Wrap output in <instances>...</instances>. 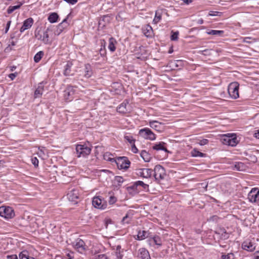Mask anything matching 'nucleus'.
<instances>
[{
  "instance_id": "f257e3e1",
  "label": "nucleus",
  "mask_w": 259,
  "mask_h": 259,
  "mask_svg": "<svg viewBox=\"0 0 259 259\" xmlns=\"http://www.w3.org/2000/svg\"><path fill=\"white\" fill-rule=\"evenodd\" d=\"M108 160L110 161H115L117 164V167L120 169H127L131 164L130 161L126 157H118L115 159L114 158H108Z\"/></svg>"
},
{
  "instance_id": "f03ea898",
  "label": "nucleus",
  "mask_w": 259,
  "mask_h": 259,
  "mask_svg": "<svg viewBox=\"0 0 259 259\" xmlns=\"http://www.w3.org/2000/svg\"><path fill=\"white\" fill-rule=\"evenodd\" d=\"M221 141L223 144L232 147L235 146L238 143L236 135L231 134L223 135Z\"/></svg>"
},
{
  "instance_id": "7ed1b4c3",
  "label": "nucleus",
  "mask_w": 259,
  "mask_h": 259,
  "mask_svg": "<svg viewBox=\"0 0 259 259\" xmlns=\"http://www.w3.org/2000/svg\"><path fill=\"white\" fill-rule=\"evenodd\" d=\"M154 171V177L157 182H159L161 180H163L165 176L166 173L164 168L160 165H156Z\"/></svg>"
},
{
  "instance_id": "20e7f679",
  "label": "nucleus",
  "mask_w": 259,
  "mask_h": 259,
  "mask_svg": "<svg viewBox=\"0 0 259 259\" xmlns=\"http://www.w3.org/2000/svg\"><path fill=\"white\" fill-rule=\"evenodd\" d=\"M239 84L237 82H231L228 87V92L230 96L232 98L236 99L239 96Z\"/></svg>"
},
{
  "instance_id": "39448f33",
  "label": "nucleus",
  "mask_w": 259,
  "mask_h": 259,
  "mask_svg": "<svg viewBox=\"0 0 259 259\" xmlns=\"http://www.w3.org/2000/svg\"><path fill=\"white\" fill-rule=\"evenodd\" d=\"M0 215L7 219H10L15 216V212L12 207L3 206L0 207Z\"/></svg>"
},
{
  "instance_id": "423d86ee",
  "label": "nucleus",
  "mask_w": 259,
  "mask_h": 259,
  "mask_svg": "<svg viewBox=\"0 0 259 259\" xmlns=\"http://www.w3.org/2000/svg\"><path fill=\"white\" fill-rule=\"evenodd\" d=\"M139 135L146 140L153 141L156 139V136L149 128H144L139 131Z\"/></svg>"
},
{
  "instance_id": "0eeeda50",
  "label": "nucleus",
  "mask_w": 259,
  "mask_h": 259,
  "mask_svg": "<svg viewBox=\"0 0 259 259\" xmlns=\"http://www.w3.org/2000/svg\"><path fill=\"white\" fill-rule=\"evenodd\" d=\"M76 151L77 157H85L90 154L91 148L85 145H77L76 147Z\"/></svg>"
},
{
  "instance_id": "6e6552de",
  "label": "nucleus",
  "mask_w": 259,
  "mask_h": 259,
  "mask_svg": "<svg viewBox=\"0 0 259 259\" xmlns=\"http://www.w3.org/2000/svg\"><path fill=\"white\" fill-rule=\"evenodd\" d=\"M49 29L47 28L46 30L41 32L38 31L35 32V36L38 39L42 41L45 44L51 43L49 40V35L48 34Z\"/></svg>"
},
{
  "instance_id": "1a4fd4ad",
  "label": "nucleus",
  "mask_w": 259,
  "mask_h": 259,
  "mask_svg": "<svg viewBox=\"0 0 259 259\" xmlns=\"http://www.w3.org/2000/svg\"><path fill=\"white\" fill-rule=\"evenodd\" d=\"M73 246L75 249L78 252L82 253L85 250V245L84 241L79 238L75 240L73 243Z\"/></svg>"
},
{
  "instance_id": "9d476101",
  "label": "nucleus",
  "mask_w": 259,
  "mask_h": 259,
  "mask_svg": "<svg viewBox=\"0 0 259 259\" xmlns=\"http://www.w3.org/2000/svg\"><path fill=\"white\" fill-rule=\"evenodd\" d=\"M248 199L250 202H257L259 201V190L253 188L248 194Z\"/></svg>"
},
{
  "instance_id": "9b49d317",
  "label": "nucleus",
  "mask_w": 259,
  "mask_h": 259,
  "mask_svg": "<svg viewBox=\"0 0 259 259\" xmlns=\"http://www.w3.org/2000/svg\"><path fill=\"white\" fill-rule=\"evenodd\" d=\"M152 172L153 170L151 168H140L137 170L136 174L143 178H149L152 176Z\"/></svg>"
},
{
  "instance_id": "f8f14e48",
  "label": "nucleus",
  "mask_w": 259,
  "mask_h": 259,
  "mask_svg": "<svg viewBox=\"0 0 259 259\" xmlns=\"http://www.w3.org/2000/svg\"><path fill=\"white\" fill-rule=\"evenodd\" d=\"M75 90L71 85H69L64 91V97L66 100L71 101L73 98Z\"/></svg>"
},
{
  "instance_id": "ddd939ff",
  "label": "nucleus",
  "mask_w": 259,
  "mask_h": 259,
  "mask_svg": "<svg viewBox=\"0 0 259 259\" xmlns=\"http://www.w3.org/2000/svg\"><path fill=\"white\" fill-rule=\"evenodd\" d=\"M68 199L75 203H77L76 199L79 198V193L77 190L73 189L67 194Z\"/></svg>"
},
{
  "instance_id": "4468645a",
  "label": "nucleus",
  "mask_w": 259,
  "mask_h": 259,
  "mask_svg": "<svg viewBox=\"0 0 259 259\" xmlns=\"http://www.w3.org/2000/svg\"><path fill=\"white\" fill-rule=\"evenodd\" d=\"M163 123L156 120L150 121L149 122L150 126L159 132H161L163 131Z\"/></svg>"
},
{
  "instance_id": "2eb2a0df",
  "label": "nucleus",
  "mask_w": 259,
  "mask_h": 259,
  "mask_svg": "<svg viewBox=\"0 0 259 259\" xmlns=\"http://www.w3.org/2000/svg\"><path fill=\"white\" fill-rule=\"evenodd\" d=\"M142 31L144 34L147 37H152L153 35V31L152 27L149 25L147 24L143 27Z\"/></svg>"
},
{
  "instance_id": "dca6fc26",
  "label": "nucleus",
  "mask_w": 259,
  "mask_h": 259,
  "mask_svg": "<svg viewBox=\"0 0 259 259\" xmlns=\"http://www.w3.org/2000/svg\"><path fill=\"white\" fill-rule=\"evenodd\" d=\"M33 23V20L31 18H29L25 20L23 24V25L20 29V32H22L25 30L30 28Z\"/></svg>"
},
{
  "instance_id": "f3484780",
  "label": "nucleus",
  "mask_w": 259,
  "mask_h": 259,
  "mask_svg": "<svg viewBox=\"0 0 259 259\" xmlns=\"http://www.w3.org/2000/svg\"><path fill=\"white\" fill-rule=\"evenodd\" d=\"M139 259H151L148 251L144 248H140L138 253Z\"/></svg>"
},
{
  "instance_id": "a211bd4d",
  "label": "nucleus",
  "mask_w": 259,
  "mask_h": 259,
  "mask_svg": "<svg viewBox=\"0 0 259 259\" xmlns=\"http://www.w3.org/2000/svg\"><path fill=\"white\" fill-rule=\"evenodd\" d=\"M92 204L97 208L104 209L105 208L104 204H102V200L98 196L93 198Z\"/></svg>"
},
{
  "instance_id": "6ab92c4d",
  "label": "nucleus",
  "mask_w": 259,
  "mask_h": 259,
  "mask_svg": "<svg viewBox=\"0 0 259 259\" xmlns=\"http://www.w3.org/2000/svg\"><path fill=\"white\" fill-rule=\"evenodd\" d=\"M242 248L249 251H253L255 249V246L251 242L245 241L242 243Z\"/></svg>"
},
{
  "instance_id": "aec40b11",
  "label": "nucleus",
  "mask_w": 259,
  "mask_h": 259,
  "mask_svg": "<svg viewBox=\"0 0 259 259\" xmlns=\"http://www.w3.org/2000/svg\"><path fill=\"white\" fill-rule=\"evenodd\" d=\"M128 105V102L126 101V102H123L117 108V111L119 113H126L128 112V110L127 108V105Z\"/></svg>"
},
{
  "instance_id": "412c9836",
  "label": "nucleus",
  "mask_w": 259,
  "mask_h": 259,
  "mask_svg": "<svg viewBox=\"0 0 259 259\" xmlns=\"http://www.w3.org/2000/svg\"><path fill=\"white\" fill-rule=\"evenodd\" d=\"M150 235V233H149L148 231H146L144 230H140L138 231L137 234L138 239L139 240H144L146 238H148Z\"/></svg>"
},
{
  "instance_id": "4be33fe9",
  "label": "nucleus",
  "mask_w": 259,
  "mask_h": 259,
  "mask_svg": "<svg viewBox=\"0 0 259 259\" xmlns=\"http://www.w3.org/2000/svg\"><path fill=\"white\" fill-rule=\"evenodd\" d=\"M93 74V71L91 65L86 64L84 68V76L86 78L90 77Z\"/></svg>"
},
{
  "instance_id": "5701e85b",
  "label": "nucleus",
  "mask_w": 259,
  "mask_h": 259,
  "mask_svg": "<svg viewBox=\"0 0 259 259\" xmlns=\"http://www.w3.org/2000/svg\"><path fill=\"white\" fill-rule=\"evenodd\" d=\"M164 145L165 143L164 142H159L158 143L155 144L152 147L153 149L155 150H163L165 152H168V150L166 148L164 147Z\"/></svg>"
},
{
  "instance_id": "b1692460",
  "label": "nucleus",
  "mask_w": 259,
  "mask_h": 259,
  "mask_svg": "<svg viewBox=\"0 0 259 259\" xmlns=\"http://www.w3.org/2000/svg\"><path fill=\"white\" fill-rule=\"evenodd\" d=\"M67 18L64 19L63 21L58 25L57 29L56 32V33L57 35H59L62 31L64 28L67 26Z\"/></svg>"
},
{
  "instance_id": "393cba45",
  "label": "nucleus",
  "mask_w": 259,
  "mask_h": 259,
  "mask_svg": "<svg viewBox=\"0 0 259 259\" xmlns=\"http://www.w3.org/2000/svg\"><path fill=\"white\" fill-rule=\"evenodd\" d=\"M24 3V1L22 2H18L17 4L18 5L16 6H10L8 10H7V13L8 14H11L13 13L15 10L19 9L21 6Z\"/></svg>"
},
{
  "instance_id": "a878e982",
  "label": "nucleus",
  "mask_w": 259,
  "mask_h": 259,
  "mask_svg": "<svg viewBox=\"0 0 259 259\" xmlns=\"http://www.w3.org/2000/svg\"><path fill=\"white\" fill-rule=\"evenodd\" d=\"M72 66V64L71 62H67V63L66 64V65L65 66V68L63 72V74L65 76H67L73 75V74L71 73V68Z\"/></svg>"
},
{
  "instance_id": "bb28decb",
  "label": "nucleus",
  "mask_w": 259,
  "mask_h": 259,
  "mask_svg": "<svg viewBox=\"0 0 259 259\" xmlns=\"http://www.w3.org/2000/svg\"><path fill=\"white\" fill-rule=\"evenodd\" d=\"M115 44H116V40L113 37H110L109 40L108 49L112 52L115 51L116 49Z\"/></svg>"
},
{
  "instance_id": "cd10ccee",
  "label": "nucleus",
  "mask_w": 259,
  "mask_h": 259,
  "mask_svg": "<svg viewBox=\"0 0 259 259\" xmlns=\"http://www.w3.org/2000/svg\"><path fill=\"white\" fill-rule=\"evenodd\" d=\"M44 90V87L42 85V83H40L37 88L34 92V97L35 98L40 97V96L42 94V91Z\"/></svg>"
},
{
  "instance_id": "c85d7f7f",
  "label": "nucleus",
  "mask_w": 259,
  "mask_h": 259,
  "mask_svg": "<svg viewBox=\"0 0 259 259\" xmlns=\"http://www.w3.org/2000/svg\"><path fill=\"white\" fill-rule=\"evenodd\" d=\"M59 18L58 15L56 13H52L48 17V20L50 23H53L57 21Z\"/></svg>"
},
{
  "instance_id": "c756f323",
  "label": "nucleus",
  "mask_w": 259,
  "mask_h": 259,
  "mask_svg": "<svg viewBox=\"0 0 259 259\" xmlns=\"http://www.w3.org/2000/svg\"><path fill=\"white\" fill-rule=\"evenodd\" d=\"M154 245L160 247L162 245V242L161 238L157 235L152 236Z\"/></svg>"
},
{
  "instance_id": "7c9ffc66",
  "label": "nucleus",
  "mask_w": 259,
  "mask_h": 259,
  "mask_svg": "<svg viewBox=\"0 0 259 259\" xmlns=\"http://www.w3.org/2000/svg\"><path fill=\"white\" fill-rule=\"evenodd\" d=\"M141 156L145 162H149L151 158L150 154L145 150L142 151Z\"/></svg>"
},
{
  "instance_id": "2f4dec72",
  "label": "nucleus",
  "mask_w": 259,
  "mask_h": 259,
  "mask_svg": "<svg viewBox=\"0 0 259 259\" xmlns=\"http://www.w3.org/2000/svg\"><path fill=\"white\" fill-rule=\"evenodd\" d=\"M207 34L221 36L224 33L223 30H210L206 32Z\"/></svg>"
},
{
  "instance_id": "473e14b6",
  "label": "nucleus",
  "mask_w": 259,
  "mask_h": 259,
  "mask_svg": "<svg viewBox=\"0 0 259 259\" xmlns=\"http://www.w3.org/2000/svg\"><path fill=\"white\" fill-rule=\"evenodd\" d=\"M244 167V165L243 163L241 162H235L234 165L233 169L238 171H241L243 170Z\"/></svg>"
},
{
  "instance_id": "72a5a7b5",
  "label": "nucleus",
  "mask_w": 259,
  "mask_h": 259,
  "mask_svg": "<svg viewBox=\"0 0 259 259\" xmlns=\"http://www.w3.org/2000/svg\"><path fill=\"white\" fill-rule=\"evenodd\" d=\"M44 55L43 51H39L37 53L34 57V61L35 63H38L42 58Z\"/></svg>"
},
{
  "instance_id": "f704fd0d",
  "label": "nucleus",
  "mask_w": 259,
  "mask_h": 259,
  "mask_svg": "<svg viewBox=\"0 0 259 259\" xmlns=\"http://www.w3.org/2000/svg\"><path fill=\"white\" fill-rule=\"evenodd\" d=\"M109 17L108 16L104 15L100 19L99 21V25H102L103 27L105 26V23L103 22H108L109 21Z\"/></svg>"
},
{
  "instance_id": "c9c22d12",
  "label": "nucleus",
  "mask_w": 259,
  "mask_h": 259,
  "mask_svg": "<svg viewBox=\"0 0 259 259\" xmlns=\"http://www.w3.org/2000/svg\"><path fill=\"white\" fill-rule=\"evenodd\" d=\"M191 155L193 157H203L205 154L197 149H194L191 151Z\"/></svg>"
},
{
  "instance_id": "e433bc0d",
  "label": "nucleus",
  "mask_w": 259,
  "mask_h": 259,
  "mask_svg": "<svg viewBox=\"0 0 259 259\" xmlns=\"http://www.w3.org/2000/svg\"><path fill=\"white\" fill-rule=\"evenodd\" d=\"M211 49H205L203 50H199L198 53L204 56H210L211 55Z\"/></svg>"
},
{
  "instance_id": "4c0bfd02",
  "label": "nucleus",
  "mask_w": 259,
  "mask_h": 259,
  "mask_svg": "<svg viewBox=\"0 0 259 259\" xmlns=\"http://www.w3.org/2000/svg\"><path fill=\"white\" fill-rule=\"evenodd\" d=\"M115 250H116L115 254H116V257L118 258H121V257L122 256V254H121V252L120 251L121 246L119 245H118L115 246Z\"/></svg>"
},
{
  "instance_id": "58836bf2",
  "label": "nucleus",
  "mask_w": 259,
  "mask_h": 259,
  "mask_svg": "<svg viewBox=\"0 0 259 259\" xmlns=\"http://www.w3.org/2000/svg\"><path fill=\"white\" fill-rule=\"evenodd\" d=\"M161 19V15L157 11H156L155 17L153 20V22L154 24H157Z\"/></svg>"
},
{
  "instance_id": "ea45409f",
  "label": "nucleus",
  "mask_w": 259,
  "mask_h": 259,
  "mask_svg": "<svg viewBox=\"0 0 259 259\" xmlns=\"http://www.w3.org/2000/svg\"><path fill=\"white\" fill-rule=\"evenodd\" d=\"M132 220V217H130L128 214H126L121 221L122 224H129Z\"/></svg>"
},
{
  "instance_id": "a19ab883",
  "label": "nucleus",
  "mask_w": 259,
  "mask_h": 259,
  "mask_svg": "<svg viewBox=\"0 0 259 259\" xmlns=\"http://www.w3.org/2000/svg\"><path fill=\"white\" fill-rule=\"evenodd\" d=\"M222 259H235V255L233 253L230 252L227 254H222Z\"/></svg>"
},
{
  "instance_id": "79ce46f5",
  "label": "nucleus",
  "mask_w": 259,
  "mask_h": 259,
  "mask_svg": "<svg viewBox=\"0 0 259 259\" xmlns=\"http://www.w3.org/2000/svg\"><path fill=\"white\" fill-rule=\"evenodd\" d=\"M135 184L137 186H142L144 189H146L148 188V185L147 184H145L143 182L141 181H138L135 182Z\"/></svg>"
},
{
  "instance_id": "37998d69",
  "label": "nucleus",
  "mask_w": 259,
  "mask_h": 259,
  "mask_svg": "<svg viewBox=\"0 0 259 259\" xmlns=\"http://www.w3.org/2000/svg\"><path fill=\"white\" fill-rule=\"evenodd\" d=\"M219 219V218L218 216L214 215L210 217L209 219H208L207 221L208 222H217Z\"/></svg>"
},
{
  "instance_id": "c03bdc74",
  "label": "nucleus",
  "mask_w": 259,
  "mask_h": 259,
  "mask_svg": "<svg viewBox=\"0 0 259 259\" xmlns=\"http://www.w3.org/2000/svg\"><path fill=\"white\" fill-rule=\"evenodd\" d=\"M148 238L147 240V243L150 246H154V242H153V239L152 235H150L149 237Z\"/></svg>"
},
{
  "instance_id": "a18cd8bd",
  "label": "nucleus",
  "mask_w": 259,
  "mask_h": 259,
  "mask_svg": "<svg viewBox=\"0 0 259 259\" xmlns=\"http://www.w3.org/2000/svg\"><path fill=\"white\" fill-rule=\"evenodd\" d=\"M250 39H252L253 40V41H255V39L254 38H252V37H244L243 38V40H242V42H245V43H248V44H250L252 42L251 41H250Z\"/></svg>"
},
{
  "instance_id": "49530a36",
  "label": "nucleus",
  "mask_w": 259,
  "mask_h": 259,
  "mask_svg": "<svg viewBox=\"0 0 259 259\" xmlns=\"http://www.w3.org/2000/svg\"><path fill=\"white\" fill-rule=\"evenodd\" d=\"M179 32L178 31L173 32L171 35V39L172 40H176L178 39Z\"/></svg>"
},
{
  "instance_id": "de8ad7c7",
  "label": "nucleus",
  "mask_w": 259,
  "mask_h": 259,
  "mask_svg": "<svg viewBox=\"0 0 259 259\" xmlns=\"http://www.w3.org/2000/svg\"><path fill=\"white\" fill-rule=\"evenodd\" d=\"M93 259H108V258L106 255L102 254L95 256Z\"/></svg>"
},
{
  "instance_id": "09e8293b",
  "label": "nucleus",
  "mask_w": 259,
  "mask_h": 259,
  "mask_svg": "<svg viewBox=\"0 0 259 259\" xmlns=\"http://www.w3.org/2000/svg\"><path fill=\"white\" fill-rule=\"evenodd\" d=\"M208 143V140L207 139H203L202 140H200L198 142V144L201 146H203L207 144Z\"/></svg>"
},
{
  "instance_id": "8fccbe9b",
  "label": "nucleus",
  "mask_w": 259,
  "mask_h": 259,
  "mask_svg": "<svg viewBox=\"0 0 259 259\" xmlns=\"http://www.w3.org/2000/svg\"><path fill=\"white\" fill-rule=\"evenodd\" d=\"M116 201V198L114 196H110L109 200V203L110 204H113Z\"/></svg>"
},
{
  "instance_id": "3c124183",
  "label": "nucleus",
  "mask_w": 259,
  "mask_h": 259,
  "mask_svg": "<svg viewBox=\"0 0 259 259\" xmlns=\"http://www.w3.org/2000/svg\"><path fill=\"white\" fill-rule=\"evenodd\" d=\"M115 180L118 183H122L123 182V178L120 176L115 177Z\"/></svg>"
},
{
  "instance_id": "603ef678",
  "label": "nucleus",
  "mask_w": 259,
  "mask_h": 259,
  "mask_svg": "<svg viewBox=\"0 0 259 259\" xmlns=\"http://www.w3.org/2000/svg\"><path fill=\"white\" fill-rule=\"evenodd\" d=\"M32 162L35 166H37L38 164V160L37 159L36 157L32 158Z\"/></svg>"
},
{
  "instance_id": "864d4df0",
  "label": "nucleus",
  "mask_w": 259,
  "mask_h": 259,
  "mask_svg": "<svg viewBox=\"0 0 259 259\" xmlns=\"http://www.w3.org/2000/svg\"><path fill=\"white\" fill-rule=\"evenodd\" d=\"M221 12H217V11H210L209 12L208 15L211 16H217L219 14H221Z\"/></svg>"
},
{
  "instance_id": "5fc2aeb1",
  "label": "nucleus",
  "mask_w": 259,
  "mask_h": 259,
  "mask_svg": "<svg viewBox=\"0 0 259 259\" xmlns=\"http://www.w3.org/2000/svg\"><path fill=\"white\" fill-rule=\"evenodd\" d=\"M125 139L131 144H134L135 140L132 139L131 137L129 136H125Z\"/></svg>"
},
{
  "instance_id": "6e6d98bb",
  "label": "nucleus",
  "mask_w": 259,
  "mask_h": 259,
  "mask_svg": "<svg viewBox=\"0 0 259 259\" xmlns=\"http://www.w3.org/2000/svg\"><path fill=\"white\" fill-rule=\"evenodd\" d=\"M229 237V234L225 231L222 234V238L224 239H228Z\"/></svg>"
},
{
  "instance_id": "4d7b16f0",
  "label": "nucleus",
  "mask_w": 259,
  "mask_h": 259,
  "mask_svg": "<svg viewBox=\"0 0 259 259\" xmlns=\"http://www.w3.org/2000/svg\"><path fill=\"white\" fill-rule=\"evenodd\" d=\"M64 1L66 3H67L68 4H71V5H74L75 3H76L77 2V0H64Z\"/></svg>"
},
{
  "instance_id": "13d9d810",
  "label": "nucleus",
  "mask_w": 259,
  "mask_h": 259,
  "mask_svg": "<svg viewBox=\"0 0 259 259\" xmlns=\"http://www.w3.org/2000/svg\"><path fill=\"white\" fill-rule=\"evenodd\" d=\"M132 151L133 152H134L135 153H137L138 151L137 148L136 147V146L134 144L132 146Z\"/></svg>"
},
{
  "instance_id": "bf43d9fd",
  "label": "nucleus",
  "mask_w": 259,
  "mask_h": 259,
  "mask_svg": "<svg viewBox=\"0 0 259 259\" xmlns=\"http://www.w3.org/2000/svg\"><path fill=\"white\" fill-rule=\"evenodd\" d=\"M11 21H9L8 22H7V25H6V29H5V33H7V32L8 31L9 29V28H10V26L11 25Z\"/></svg>"
},
{
  "instance_id": "052dcab7",
  "label": "nucleus",
  "mask_w": 259,
  "mask_h": 259,
  "mask_svg": "<svg viewBox=\"0 0 259 259\" xmlns=\"http://www.w3.org/2000/svg\"><path fill=\"white\" fill-rule=\"evenodd\" d=\"M7 259H16L17 255L12 254V255H8L7 256Z\"/></svg>"
},
{
  "instance_id": "680f3d73",
  "label": "nucleus",
  "mask_w": 259,
  "mask_h": 259,
  "mask_svg": "<svg viewBox=\"0 0 259 259\" xmlns=\"http://www.w3.org/2000/svg\"><path fill=\"white\" fill-rule=\"evenodd\" d=\"M173 65H175L176 67H178L180 65L179 64H181V62L179 60L175 61L174 62L171 63Z\"/></svg>"
},
{
  "instance_id": "e2e57ef3",
  "label": "nucleus",
  "mask_w": 259,
  "mask_h": 259,
  "mask_svg": "<svg viewBox=\"0 0 259 259\" xmlns=\"http://www.w3.org/2000/svg\"><path fill=\"white\" fill-rule=\"evenodd\" d=\"M17 73H11L9 75V77L12 79V80H13L17 76Z\"/></svg>"
},
{
  "instance_id": "0e129e2a",
  "label": "nucleus",
  "mask_w": 259,
  "mask_h": 259,
  "mask_svg": "<svg viewBox=\"0 0 259 259\" xmlns=\"http://www.w3.org/2000/svg\"><path fill=\"white\" fill-rule=\"evenodd\" d=\"M111 222H112V221L110 219H106L105 220V224L106 228H107V226H108V224H111Z\"/></svg>"
},
{
  "instance_id": "69168bd1",
  "label": "nucleus",
  "mask_w": 259,
  "mask_h": 259,
  "mask_svg": "<svg viewBox=\"0 0 259 259\" xmlns=\"http://www.w3.org/2000/svg\"><path fill=\"white\" fill-rule=\"evenodd\" d=\"M254 137L259 139V130L256 131L254 134Z\"/></svg>"
},
{
  "instance_id": "338daca9",
  "label": "nucleus",
  "mask_w": 259,
  "mask_h": 259,
  "mask_svg": "<svg viewBox=\"0 0 259 259\" xmlns=\"http://www.w3.org/2000/svg\"><path fill=\"white\" fill-rule=\"evenodd\" d=\"M183 2L186 4H189L190 3H191L193 0H183Z\"/></svg>"
},
{
  "instance_id": "774afa93",
  "label": "nucleus",
  "mask_w": 259,
  "mask_h": 259,
  "mask_svg": "<svg viewBox=\"0 0 259 259\" xmlns=\"http://www.w3.org/2000/svg\"><path fill=\"white\" fill-rule=\"evenodd\" d=\"M254 259H259V251L257 252L255 254Z\"/></svg>"
}]
</instances>
